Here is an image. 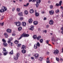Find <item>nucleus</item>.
<instances>
[{"instance_id":"obj_1","label":"nucleus","mask_w":63,"mask_h":63,"mask_svg":"<svg viewBox=\"0 0 63 63\" xmlns=\"http://www.w3.org/2000/svg\"><path fill=\"white\" fill-rule=\"evenodd\" d=\"M7 8L5 6H2V9L0 10V12L1 13L4 12L5 11H6L7 10Z\"/></svg>"},{"instance_id":"obj_2","label":"nucleus","mask_w":63,"mask_h":63,"mask_svg":"<svg viewBox=\"0 0 63 63\" xmlns=\"http://www.w3.org/2000/svg\"><path fill=\"white\" fill-rule=\"evenodd\" d=\"M3 50L2 53L3 54V55H6L8 54V51L6 50V49L4 48H3Z\"/></svg>"},{"instance_id":"obj_3","label":"nucleus","mask_w":63,"mask_h":63,"mask_svg":"<svg viewBox=\"0 0 63 63\" xmlns=\"http://www.w3.org/2000/svg\"><path fill=\"white\" fill-rule=\"evenodd\" d=\"M13 40V39L11 38L10 39V40L8 41V42L9 43V44L10 45L12 46L13 45V43L12 42H11V41H12Z\"/></svg>"},{"instance_id":"obj_4","label":"nucleus","mask_w":63,"mask_h":63,"mask_svg":"<svg viewBox=\"0 0 63 63\" xmlns=\"http://www.w3.org/2000/svg\"><path fill=\"white\" fill-rule=\"evenodd\" d=\"M19 55H20V54L19 53H17L16 55V57H15L14 58V59H15V60H16L18 58V57H19Z\"/></svg>"},{"instance_id":"obj_5","label":"nucleus","mask_w":63,"mask_h":63,"mask_svg":"<svg viewBox=\"0 0 63 63\" xmlns=\"http://www.w3.org/2000/svg\"><path fill=\"white\" fill-rule=\"evenodd\" d=\"M16 25L17 27H19L21 25V23L20 22H17L16 23Z\"/></svg>"},{"instance_id":"obj_6","label":"nucleus","mask_w":63,"mask_h":63,"mask_svg":"<svg viewBox=\"0 0 63 63\" xmlns=\"http://www.w3.org/2000/svg\"><path fill=\"white\" fill-rule=\"evenodd\" d=\"M22 34L24 37H27L29 36V34H26L24 33Z\"/></svg>"},{"instance_id":"obj_7","label":"nucleus","mask_w":63,"mask_h":63,"mask_svg":"<svg viewBox=\"0 0 63 63\" xmlns=\"http://www.w3.org/2000/svg\"><path fill=\"white\" fill-rule=\"evenodd\" d=\"M39 56V55L37 53H36L34 54V58H35V59H37L38 57Z\"/></svg>"},{"instance_id":"obj_8","label":"nucleus","mask_w":63,"mask_h":63,"mask_svg":"<svg viewBox=\"0 0 63 63\" xmlns=\"http://www.w3.org/2000/svg\"><path fill=\"white\" fill-rule=\"evenodd\" d=\"M59 51L57 50H55L54 51V52L53 53L55 54H57L58 53Z\"/></svg>"},{"instance_id":"obj_9","label":"nucleus","mask_w":63,"mask_h":63,"mask_svg":"<svg viewBox=\"0 0 63 63\" xmlns=\"http://www.w3.org/2000/svg\"><path fill=\"white\" fill-rule=\"evenodd\" d=\"M49 13L50 15H52L53 14L54 11L53 10H51V11H49Z\"/></svg>"},{"instance_id":"obj_10","label":"nucleus","mask_w":63,"mask_h":63,"mask_svg":"<svg viewBox=\"0 0 63 63\" xmlns=\"http://www.w3.org/2000/svg\"><path fill=\"white\" fill-rule=\"evenodd\" d=\"M49 24L51 25H52L53 24V21L52 20H50L49 22Z\"/></svg>"},{"instance_id":"obj_11","label":"nucleus","mask_w":63,"mask_h":63,"mask_svg":"<svg viewBox=\"0 0 63 63\" xmlns=\"http://www.w3.org/2000/svg\"><path fill=\"white\" fill-rule=\"evenodd\" d=\"M35 16L36 17H38L39 16V14L38 12H35Z\"/></svg>"},{"instance_id":"obj_12","label":"nucleus","mask_w":63,"mask_h":63,"mask_svg":"<svg viewBox=\"0 0 63 63\" xmlns=\"http://www.w3.org/2000/svg\"><path fill=\"white\" fill-rule=\"evenodd\" d=\"M26 48V46H25L24 45H22V47L21 48V49L24 50V49H25Z\"/></svg>"},{"instance_id":"obj_13","label":"nucleus","mask_w":63,"mask_h":63,"mask_svg":"<svg viewBox=\"0 0 63 63\" xmlns=\"http://www.w3.org/2000/svg\"><path fill=\"white\" fill-rule=\"evenodd\" d=\"M22 25H23V26H25L26 25V22H22Z\"/></svg>"},{"instance_id":"obj_14","label":"nucleus","mask_w":63,"mask_h":63,"mask_svg":"<svg viewBox=\"0 0 63 63\" xmlns=\"http://www.w3.org/2000/svg\"><path fill=\"white\" fill-rule=\"evenodd\" d=\"M34 26H31V29H30V30L33 31L34 30Z\"/></svg>"},{"instance_id":"obj_15","label":"nucleus","mask_w":63,"mask_h":63,"mask_svg":"<svg viewBox=\"0 0 63 63\" xmlns=\"http://www.w3.org/2000/svg\"><path fill=\"white\" fill-rule=\"evenodd\" d=\"M32 21L33 20L32 19H30L29 20V22L30 23H31Z\"/></svg>"},{"instance_id":"obj_16","label":"nucleus","mask_w":63,"mask_h":63,"mask_svg":"<svg viewBox=\"0 0 63 63\" xmlns=\"http://www.w3.org/2000/svg\"><path fill=\"white\" fill-rule=\"evenodd\" d=\"M4 35L6 38H7L8 37V35L7 33H5L4 34Z\"/></svg>"},{"instance_id":"obj_17","label":"nucleus","mask_w":63,"mask_h":63,"mask_svg":"<svg viewBox=\"0 0 63 63\" xmlns=\"http://www.w3.org/2000/svg\"><path fill=\"white\" fill-rule=\"evenodd\" d=\"M41 1V0H37V1H36V3L40 4Z\"/></svg>"},{"instance_id":"obj_18","label":"nucleus","mask_w":63,"mask_h":63,"mask_svg":"<svg viewBox=\"0 0 63 63\" xmlns=\"http://www.w3.org/2000/svg\"><path fill=\"white\" fill-rule=\"evenodd\" d=\"M23 15L22 12H20V13H18V15L20 16H22Z\"/></svg>"},{"instance_id":"obj_19","label":"nucleus","mask_w":63,"mask_h":63,"mask_svg":"<svg viewBox=\"0 0 63 63\" xmlns=\"http://www.w3.org/2000/svg\"><path fill=\"white\" fill-rule=\"evenodd\" d=\"M38 23V22L37 21H35L33 22V24L35 25H36Z\"/></svg>"},{"instance_id":"obj_20","label":"nucleus","mask_w":63,"mask_h":63,"mask_svg":"<svg viewBox=\"0 0 63 63\" xmlns=\"http://www.w3.org/2000/svg\"><path fill=\"white\" fill-rule=\"evenodd\" d=\"M41 38V36H38L37 38V40H39Z\"/></svg>"},{"instance_id":"obj_21","label":"nucleus","mask_w":63,"mask_h":63,"mask_svg":"<svg viewBox=\"0 0 63 63\" xmlns=\"http://www.w3.org/2000/svg\"><path fill=\"white\" fill-rule=\"evenodd\" d=\"M39 42L40 43H42L43 42V40L42 39H41L39 40Z\"/></svg>"},{"instance_id":"obj_22","label":"nucleus","mask_w":63,"mask_h":63,"mask_svg":"<svg viewBox=\"0 0 63 63\" xmlns=\"http://www.w3.org/2000/svg\"><path fill=\"white\" fill-rule=\"evenodd\" d=\"M7 31L9 33H11V30L10 29H8L7 30Z\"/></svg>"},{"instance_id":"obj_23","label":"nucleus","mask_w":63,"mask_h":63,"mask_svg":"<svg viewBox=\"0 0 63 63\" xmlns=\"http://www.w3.org/2000/svg\"><path fill=\"white\" fill-rule=\"evenodd\" d=\"M36 45H37V46H38L39 47H40V45L39 43V42H38L37 43V44H36Z\"/></svg>"},{"instance_id":"obj_24","label":"nucleus","mask_w":63,"mask_h":63,"mask_svg":"<svg viewBox=\"0 0 63 63\" xmlns=\"http://www.w3.org/2000/svg\"><path fill=\"white\" fill-rule=\"evenodd\" d=\"M18 31H20L22 29V28L21 27H19V28H18Z\"/></svg>"},{"instance_id":"obj_25","label":"nucleus","mask_w":63,"mask_h":63,"mask_svg":"<svg viewBox=\"0 0 63 63\" xmlns=\"http://www.w3.org/2000/svg\"><path fill=\"white\" fill-rule=\"evenodd\" d=\"M21 36V37L18 39V40H20L22 38V37H24L22 34V35H21V36Z\"/></svg>"},{"instance_id":"obj_26","label":"nucleus","mask_w":63,"mask_h":63,"mask_svg":"<svg viewBox=\"0 0 63 63\" xmlns=\"http://www.w3.org/2000/svg\"><path fill=\"white\" fill-rule=\"evenodd\" d=\"M21 44H17V47H20L21 46Z\"/></svg>"},{"instance_id":"obj_27","label":"nucleus","mask_w":63,"mask_h":63,"mask_svg":"<svg viewBox=\"0 0 63 63\" xmlns=\"http://www.w3.org/2000/svg\"><path fill=\"white\" fill-rule=\"evenodd\" d=\"M34 10L32 9L30 10V13H32L34 12Z\"/></svg>"},{"instance_id":"obj_28","label":"nucleus","mask_w":63,"mask_h":63,"mask_svg":"<svg viewBox=\"0 0 63 63\" xmlns=\"http://www.w3.org/2000/svg\"><path fill=\"white\" fill-rule=\"evenodd\" d=\"M26 51L25 50H23L22 51V52L23 53H25L26 52Z\"/></svg>"},{"instance_id":"obj_29","label":"nucleus","mask_w":63,"mask_h":63,"mask_svg":"<svg viewBox=\"0 0 63 63\" xmlns=\"http://www.w3.org/2000/svg\"><path fill=\"white\" fill-rule=\"evenodd\" d=\"M38 48V47L37 45H36V44H34V49H36Z\"/></svg>"},{"instance_id":"obj_30","label":"nucleus","mask_w":63,"mask_h":63,"mask_svg":"<svg viewBox=\"0 0 63 63\" xmlns=\"http://www.w3.org/2000/svg\"><path fill=\"white\" fill-rule=\"evenodd\" d=\"M62 0H60L59 2V4H60L59 6H61L62 5Z\"/></svg>"},{"instance_id":"obj_31","label":"nucleus","mask_w":63,"mask_h":63,"mask_svg":"<svg viewBox=\"0 0 63 63\" xmlns=\"http://www.w3.org/2000/svg\"><path fill=\"white\" fill-rule=\"evenodd\" d=\"M19 42V41H18L17 40H16L15 41V43L16 44H18V43Z\"/></svg>"},{"instance_id":"obj_32","label":"nucleus","mask_w":63,"mask_h":63,"mask_svg":"<svg viewBox=\"0 0 63 63\" xmlns=\"http://www.w3.org/2000/svg\"><path fill=\"white\" fill-rule=\"evenodd\" d=\"M37 35H34L33 36V38L34 39H35L37 38Z\"/></svg>"},{"instance_id":"obj_33","label":"nucleus","mask_w":63,"mask_h":63,"mask_svg":"<svg viewBox=\"0 0 63 63\" xmlns=\"http://www.w3.org/2000/svg\"><path fill=\"white\" fill-rule=\"evenodd\" d=\"M3 44H4V46H5V47H6V46L7 45H8V44L6 43L5 42V43H3Z\"/></svg>"},{"instance_id":"obj_34","label":"nucleus","mask_w":63,"mask_h":63,"mask_svg":"<svg viewBox=\"0 0 63 63\" xmlns=\"http://www.w3.org/2000/svg\"><path fill=\"white\" fill-rule=\"evenodd\" d=\"M36 0H29V2H35L36 1Z\"/></svg>"},{"instance_id":"obj_35","label":"nucleus","mask_w":63,"mask_h":63,"mask_svg":"<svg viewBox=\"0 0 63 63\" xmlns=\"http://www.w3.org/2000/svg\"><path fill=\"white\" fill-rule=\"evenodd\" d=\"M9 54H13V50L11 51L9 53Z\"/></svg>"},{"instance_id":"obj_36","label":"nucleus","mask_w":63,"mask_h":63,"mask_svg":"<svg viewBox=\"0 0 63 63\" xmlns=\"http://www.w3.org/2000/svg\"><path fill=\"white\" fill-rule=\"evenodd\" d=\"M53 5H50V6L49 7L50 9H53Z\"/></svg>"},{"instance_id":"obj_37","label":"nucleus","mask_w":63,"mask_h":63,"mask_svg":"<svg viewBox=\"0 0 63 63\" xmlns=\"http://www.w3.org/2000/svg\"><path fill=\"white\" fill-rule=\"evenodd\" d=\"M60 12V10L59 9L56 10L55 12L56 13H58Z\"/></svg>"},{"instance_id":"obj_38","label":"nucleus","mask_w":63,"mask_h":63,"mask_svg":"<svg viewBox=\"0 0 63 63\" xmlns=\"http://www.w3.org/2000/svg\"><path fill=\"white\" fill-rule=\"evenodd\" d=\"M55 6L57 7H58L59 6H60V4H59V3H57L56 4Z\"/></svg>"},{"instance_id":"obj_39","label":"nucleus","mask_w":63,"mask_h":63,"mask_svg":"<svg viewBox=\"0 0 63 63\" xmlns=\"http://www.w3.org/2000/svg\"><path fill=\"white\" fill-rule=\"evenodd\" d=\"M56 60L58 62H59V58L57 57H56Z\"/></svg>"},{"instance_id":"obj_40","label":"nucleus","mask_w":63,"mask_h":63,"mask_svg":"<svg viewBox=\"0 0 63 63\" xmlns=\"http://www.w3.org/2000/svg\"><path fill=\"white\" fill-rule=\"evenodd\" d=\"M25 14H26V15L28 14V12L27 11V10L25 11Z\"/></svg>"},{"instance_id":"obj_41","label":"nucleus","mask_w":63,"mask_h":63,"mask_svg":"<svg viewBox=\"0 0 63 63\" xmlns=\"http://www.w3.org/2000/svg\"><path fill=\"white\" fill-rule=\"evenodd\" d=\"M36 7L37 8L38 7V6L39 5V4H38V3H36Z\"/></svg>"},{"instance_id":"obj_42","label":"nucleus","mask_w":63,"mask_h":63,"mask_svg":"<svg viewBox=\"0 0 63 63\" xmlns=\"http://www.w3.org/2000/svg\"><path fill=\"white\" fill-rule=\"evenodd\" d=\"M52 41H55V39L54 38V37H52Z\"/></svg>"},{"instance_id":"obj_43","label":"nucleus","mask_w":63,"mask_h":63,"mask_svg":"<svg viewBox=\"0 0 63 63\" xmlns=\"http://www.w3.org/2000/svg\"><path fill=\"white\" fill-rule=\"evenodd\" d=\"M43 58L41 57H40V58H39V60H40V61H42L43 60Z\"/></svg>"},{"instance_id":"obj_44","label":"nucleus","mask_w":63,"mask_h":63,"mask_svg":"<svg viewBox=\"0 0 63 63\" xmlns=\"http://www.w3.org/2000/svg\"><path fill=\"white\" fill-rule=\"evenodd\" d=\"M17 10L18 11V12H19L20 11V8H17Z\"/></svg>"},{"instance_id":"obj_45","label":"nucleus","mask_w":63,"mask_h":63,"mask_svg":"<svg viewBox=\"0 0 63 63\" xmlns=\"http://www.w3.org/2000/svg\"><path fill=\"white\" fill-rule=\"evenodd\" d=\"M23 18L22 17H20V19L21 21L22 20H23Z\"/></svg>"},{"instance_id":"obj_46","label":"nucleus","mask_w":63,"mask_h":63,"mask_svg":"<svg viewBox=\"0 0 63 63\" xmlns=\"http://www.w3.org/2000/svg\"><path fill=\"white\" fill-rule=\"evenodd\" d=\"M4 24V23L3 22V23H0V25H1L2 26H3Z\"/></svg>"},{"instance_id":"obj_47","label":"nucleus","mask_w":63,"mask_h":63,"mask_svg":"<svg viewBox=\"0 0 63 63\" xmlns=\"http://www.w3.org/2000/svg\"><path fill=\"white\" fill-rule=\"evenodd\" d=\"M49 41L47 40L46 41V43L47 44H48L49 43Z\"/></svg>"},{"instance_id":"obj_48","label":"nucleus","mask_w":63,"mask_h":63,"mask_svg":"<svg viewBox=\"0 0 63 63\" xmlns=\"http://www.w3.org/2000/svg\"><path fill=\"white\" fill-rule=\"evenodd\" d=\"M62 14H61V16L62 17H63V11L62 12Z\"/></svg>"},{"instance_id":"obj_49","label":"nucleus","mask_w":63,"mask_h":63,"mask_svg":"<svg viewBox=\"0 0 63 63\" xmlns=\"http://www.w3.org/2000/svg\"><path fill=\"white\" fill-rule=\"evenodd\" d=\"M43 32H45V33H47V30H45L43 31Z\"/></svg>"},{"instance_id":"obj_50","label":"nucleus","mask_w":63,"mask_h":63,"mask_svg":"<svg viewBox=\"0 0 63 63\" xmlns=\"http://www.w3.org/2000/svg\"><path fill=\"white\" fill-rule=\"evenodd\" d=\"M2 40V41L3 42H6V41L4 39H3Z\"/></svg>"},{"instance_id":"obj_51","label":"nucleus","mask_w":63,"mask_h":63,"mask_svg":"<svg viewBox=\"0 0 63 63\" xmlns=\"http://www.w3.org/2000/svg\"><path fill=\"white\" fill-rule=\"evenodd\" d=\"M46 62H47V63H51L49 62V61H47Z\"/></svg>"},{"instance_id":"obj_52","label":"nucleus","mask_w":63,"mask_h":63,"mask_svg":"<svg viewBox=\"0 0 63 63\" xmlns=\"http://www.w3.org/2000/svg\"><path fill=\"white\" fill-rule=\"evenodd\" d=\"M47 18L46 17H44V20H47Z\"/></svg>"},{"instance_id":"obj_53","label":"nucleus","mask_w":63,"mask_h":63,"mask_svg":"<svg viewBox=\"0 0 63 63\" xmlns=\"http://www.w3.org/2000/svg\"><path fill=\"white\" fill-rule=\"evenodd\" d=\"M15 10V8H13L12 9V10L13 11H14Z\"/></svg>"},{"instance_id":"obj_54","label":"nucleus","mask_w":63,"mask_h":63,"mask_svg":"<svg viewBox=\"0 0 63 63\" xmlns=\"http://www.w3.org/2000/svg\"><path fill=\"white\" fill-rule=\"evenodd\" d=\"M41 31V29L40 28H39L38 29V31L39 32H40V31Z\"/></svg>"},{"instance_id":"obj_55","label":"nucleus","mask_w":63,"mask_h":63,"mask_svg":"<svg viewBox=\"0 0 63 63\" xmlns=\"http://www.w3.org/2000/svg\"><path fill=\"white\" fill-rule=\"evenodd\" d=\"M29 5V3H27L26 5L27 6H28Z\"/></svg>"},{"instance_id":"obj_56","label":"nucleus","mask_w":63,"mask_h":63,"mask_svg":"<svg viewBox=\"0 0 63 63\" xmlns=\"http://www.w3.org/2000/svg\"><path fill=\"white\" fill-rule=\"evenodd\" d=\"M41 13L42 14H43L45 13V12H44V11H42L41 12Z\"/></svg>"},{"instance_id":"obj_57","label":"nucleus","mask_w":63,"mask_h":63,"mask_svg":"<svg viewBox=\"0 0 63 63\" xmlns=\"http://www.w3.org/2000/svg\"><path fill=\"white\" fill-rule=\"evenodd\" d=\"M49 26L48 25H47L46 26V28H49Z\"/></svg>"},{"instance_id":"obj_58","label":"nucleus","mask_w":63,"mask_h":63,"mask_svg":"<svg viewBox=\"0 0 63 63\" xmlns=\"http://www.w3.org/2000/svg\"><path fill=\"white\" fill-rule=\"evenodd\" d=\"M63 8V6H61L60 7V8L61 9H62Z\"/></svg>"},{"instance_id":"obj_59","label":"nucleus","mask_w":63,"mask_h":63,"mask_svg":"<svg viewBox=\"0 0 63 63\" xmlns=\"http://www.w3.org/2000/svg\"><path fill=\"white\" fill-rule=\"evenodd\" d=\"M31 59H34V57H31Z\"/></svg>"},{"instance_id":"obj_60","label":"nucleus","mask_w":63,"mask_h":63,"mask_svg":"<svg viewBox=\"0 0 63 63\" xmlns=\"http://www.w3.org/2000/svg\"><path fill=\"white\" fill-rule=\"evenodd\" d=\"M61 30H63V27H62L61 28Z\"/></svg>"},{"instance_id":"obj_61","label":"nucleus","mask_w":63,"mask_h":63,"mask_svg":"<svg viewBox=\"0 0 63 63\" xmlns=\"http://www.w3.org/2000/svg\"><path fill=\"white\" fill-rule=\"evenodd\" d=\"M61 61H63V59L62 58H61L60 59Z\"/></svg>"},{"instance_id":"obj_62","label":"nucleus","mask_w":63,"mask_h":63,"mask_svg":"<svg viewBox=\"0 0 63 63\" xmlns=\"http://www.w3.org/2000/svg\"><path fill=\"white\" fill-rule=\"evenodd\" d=\"M47 53L48 54H49V52H47Z\"/></svg>"},{"instance_id":"obj_63","label":"nucleus","mask_w":63,"mask_h":63,"mask_svg":"<svg viewBox=\"0 0 63 63\" xmlns=\"http://www.w3.org/2000/svg\"><path fill=\"white\" fill-rule=\"evenodd\" d=\"M62 53H63V47L62 48Z\"/></svg>"},{"instance_id":"obj_64","label":"nucleus","mask_w":63,"mask_h":63,"mask_svg":"<svg viewBox=\"0 0 63 63\" xmlns=\"http://www.w3.org/2000/svg\"><path fill=\"white\" fill-rule=\"evenodd\" d=\"M61 33H62L63 34V31H62L61 32Z\"/></svg>"}]
</instances>
